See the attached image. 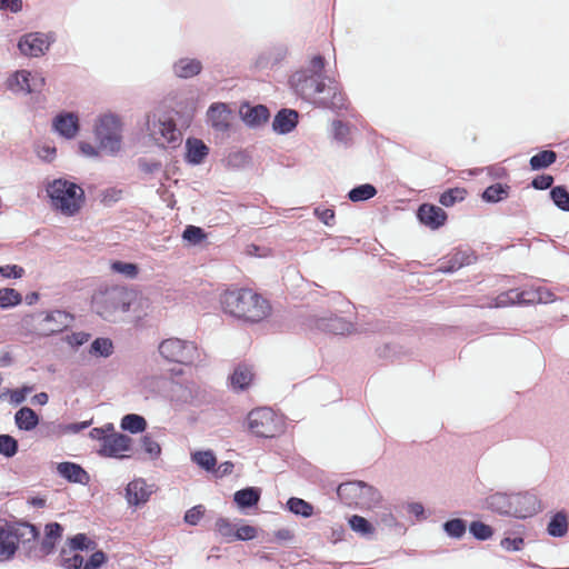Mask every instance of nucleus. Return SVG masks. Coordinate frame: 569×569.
I'll return each mask as SVG.
<instances>
[{
	"label": "nucleus",
	"mask_w": 569,
	"mask_h": 569,
	"mask_svg": "<svg viewBox=\"0 0 569 569\" xmlns=\"http://www.w3.org/2000/svg\"><path fill=\"white\" fill-rule=\"evenodd\" d=\"M377 517H378L377 521H378L379 526H382L388 529L400 527L399 521L393 516V513L390 511L385 510V511L378 513Z\"/></svg>",
	"instance_id": "nucleus-61"
},
{
	"label": "nucleus",
	"mask_w": 569,
	"mask_h": 569,
	"mask_svg": "<svg viewBox=\"0 0 569 569\" xmlns=\"http://www.w3.org/2000/svg\"><path fill=\"white\" fill-rule=\"evenodd\" d=\"M550 199L557 208L569 211V192L563 186H556L550 189Z\"/></svg>",
	"instance_id": "nucleus-45"
},
{
	"label": "nucleus",
	"mask_w": 569,
	"mask_h": 569,
	"mask_svg": "<svg viewBox=\"0 0 569 569\" xmlns=\"http://www.w3.org/2000/svg\"><path fill=\"white\" fill-rule=\"evenodd\" d=\"M22 302V296L13 288H2V309L13 308Z\"/></svg>",
	"instance_id": "nucleus-51"
},
{
	"label": "nucleus",
	"mask_w": 569,
	"mask_h": 569,
	"mask_svg": "<svg viewBox=\"0 0 569 569\" xmlns=\"http://www.w3.org/2000/svg\"><path fill=\"white\" fill-rule=\"evenodd\" d=\"M134 299V292L122 286H113L99 290L92 299L96 312L108 321H114L117 316L129 311Z\"/></svg>",
	"instance_id": "nucleus-3"
},
{
	"label": "nucleus",
	"mask_w": 569,
	"mask_h": 569,
	"mask_svg": "<svg viewBox=\"0 0 569 569\" xmlns=\"http://www.w3.org/2000/svg\"><path fill=\"white\" fill-rule=\"evenodd\" d=\"M471 258L467 252H457L451 259L439 267V271L442 273H452L459 270L461 267L470 264Z\"/></svg>",
	"instance_id": "nucleus-38"
},
{
	"label": "nucleus",
	"mask_w": 569,
	"mask_h": 569,
	"mask_svg": "<svg viewBox=\"0 0 569 569\" xmlns=\"http://www.w3.org/2000/svg\"><path fill=\"white\" fill-rule=\"evenodd\" d=\"M53 130L66 139H73L79 131V118L73 112H60L52 120Z\"/></svg>",
	"instance_id": "nucleus-20"
},
{
	"label": "nucleus",
	"mask_w": 569,
	"mask_h": 569,
	"mask_svg": "<svg viewBox=\"0 0 569 569\" xmlns=\"http://www.w3.org/2000/svg\"><path fill=\"white\" fill-rule=\"evenodd\" d=\"M148 131L157 144L161 147H178L182 141V133L172 118L156 113L148 118Z\"/></svg>",
	"instance_id": "nucleus-9"
},
{
	"label": "nucleus",
	"mask_w": 569,
	"mask_h": 569,
	"mask_svg": "<svg viewBox=\"0 0 569 569\" xmlns=\"http://www.w3.org/2000/svg\"><path fill=\"white\" fill-rule=\"evenodd\" d=\"M94 134L102 151L109 154L118 153L122 143L120 117L114 113H106L99 117L94 126Z\"/></svg>",
	"instance_id": "nucleus-7"
},
{
	"label": "nucleus",
	"mask_w": 569,
	"mask_h": 569,
	"mask_svg": "<svg viewBox=\"0 0 569 569\" xmlns=\"http://www.w3.org/2000/svg\"><path fill=\"white\" fill-rule=\"evenodd\" d=\"M39 421L37 412L29 407H22L14 413V423L22 431H32Z\"/></svg>",
	"instance_id": "nucleus-32"
},
{
	"label": "nucleus",
	"mask_w": 569,
	"mask_h": 569,
	"mask_svg": "<svg viewBox=\"0 0 569 569\" xmlns=\"http://www.w3.org/2000/svg\"><path fill=\"white\" fill-rule=\"evenodd\" d=\"M191 459L202 469L210 471L213 470L217 459L211 450L196 451L192 453Z\"/></svg>",
	"instance_id": "nucleus-48"
},
{
	"label": "nucleus",
	"mask_w": 569,
	"mask_h": 569,
	"mask_svg": "<svg viewBox=\"0 0 569 569\" xmlns=\"http://www.w3.org/2000/svg\"><path fill=\"white\" fill-rule=\"evenodd\" d=\"M216 531L228 541H233L234 538V525L229 519L220 517L216 521Z\"/></svg>",
	"instance_id": "nucleus-52"
},
{
	"label": "nucleus",
	"mask_w": 569,
	"mask_h": 569,
	"mask_svg": "<svg viewBox=\"0 0 569 569\" xmlns=\"http://www.w3.org/2000/svg\"><path fill=\"white\" fill-rule=\"evenodd\" d=\"M469 531L473 538L480 541H486L493 535L492 528L482 521H472L469 526Z\"/></svg>",
	"instance_id": "nucleus-50"
},
{
	"label": "nucleus",
	"mask_w": 569,
	"mask_h": 569,
	"mask_svg": "<svg viewBox=\"0 0 569 569\" xmlns=\"http://www.w3.org/2000/svg\"><path fill=\"white\" fill-rule=\"evenodd\" d=\"M141 450L151 460H156L161 456V447L150 435H144L140 439Z\"/></svg>",
	"instance_id": "nucleus-49"
},
{
	"label": "nucleus",
	"mask_w": 569,
	"mask_h": 569,
	"mask_svg": "<svg viewBox=\"0 0 569 569\" xmlns=\"http://www.w3.org/2000/svg\"><path fill=\"white\" fill-rule=\"evenodd\" d=\"M147 420L137 413H128L121 418L120 428L132 435L141 433L147 429Z\"/></svg>",
	"instance_id": "nucleus-35"
},
{
	"label": "nucleus",
	"mask_w": 569,
	"mask_h": 569,
	"mask_svg": "<svg viewBox=\"0 0 569 569\" xmlns=\"http://www.w3.org/2000/svg\"><path fill=\"white\" fill-rule=\"evenodd\" d=\"M309 326L313 329L333 335H345L352 329L351 322L331 313L322 317L313 316L310 318Z\"/></svg>",
	"instance_id": "nucleus-16"
},
{
	"label": "nucleus",
	"mask_w": 569,
	"mask_h": 569,
	"mask_svg": "<svg viewBox=\"0 0 569 569\" xmlns=\"http://www.w3.org/2000/svg\"><path fill=\"white\" fill-rule=\"evenodd\" d=\"M247 425L253 436L264 439L274 438L286 429L283 416L269 407L252 409L247 416Z\"/></svg>",
	"instance_id": "nucleus-5"
},
{
	"label": "nucleus",
	"mask_w": 569,
	"mask_h": 569,
	"mask_svg": "<svg viewBox=\"0 0 569 569\" xmlns=\"http://www.w3.org/2000/svg\"><path fill=\"white\" fill-rule=\"evenodd\" d=\"M260 497V488L247 487L234 492L233 501L240 509H248L257 506Z\"/></svg>",
	"instance_id": "nucleus-31"
},
{
	"label": "nucleus",
	"mask_w": 569,
	"mask_h": 569,
	"mask_svg": "<svg viewBox=\"0 0 569 569\" xmlns=\"http://www.w3.org/2000/svg\"><path fill=\"white\" fill-rule=\"evenodd\" d=\"M83 557L79 553H73L68 556L66 551L61 555L60 566L66 569H82L83 567Z\"/></svg>",
	"instance_id": "nucleus-55"
},
{
	"label": "nucleus",
	"mask_w": 569,
	"mask_h": 569,
	"mask_svg": "<svg viewBox=\"0 0 569 569\" xmlns=\"http://www.w3.org/2000/svg\"><path fill=\"white\" fill-rule=\"evenodd\" d=\"M182 238L191 244H198L206 238V233L200 227L187 226L183 230Z\"/></svg>",
	"instance_id": "nucleus-54"
},
{
	"label": "nucleus",
	"mask_w": 569,
	"mask_h": 569,
	"mask_svg": "<svg viewBox=\"0 0 569 569\" xmlns=\"http://www.w3.org/2000/svg\"><path fill=\"white\" fill-rule=\"evenodd\" d=\"M446 535L453 539H461L467 531V522L461 518H453L442 523Z\"/></svg>",
	"instance_id": "nucleus-40"
},
{
	"label": "nucleus",
	"mask_w": 569,
	"mask_h": 569,
	"mask_svg": "<svg viewBox=\"0 0 569 569\" xmlns=\"http://www.w3.org/2000/svg\"><path fill=\"white\" fill-rule=\"evenodd\" d=\"M340 501L349 507L370 509L380 500L379 491L363 481H348L337 488Z\"/></svg>",
	"instance_id": "nucleus-6"
},
{
	"label": "nucleus",
	"mask_w": 569,
	"mask_h": 569,
	"mask_svg": "<svg viewBox=\"0 0 569 569\" xmlns=\"http://www.w3.org/2000/svg\"><path fill=\"white\" fill-rule=\"evenodd\" d=\"M199 390L192 381L172 380L169 385L168 397L172 406L181 409L186 406H196L198 401Z\"/></svg>",
	"instance_id": "nucleus-12"
},
{
	"label": "nucleus",
	"mask_w": 569,
	"mask_h": 569,
	"mask_svg": "<svg viewBox=\"0 0 569 569\" xmlns=\"http://www.w3.org/2000/svg\"><path fill=\"white\" fill-rule=\"evenodd\" d=\"M201 60L191 57H181L172 63V73L179 79H191L201 73Z\"/></svg>",
	"instance_id": "nucleus-23"
},
{
	"label": "nucleus",
	"mask_w": 569,
	"mask_h": 569,
	"mask_svg": "<svg viewBox=\"0 0 569 569\" xmlns=\"http://www.w3.org/2000/svg\"><path fill=\"white\" fill-rule=\"evenodd\" d=\"M159 352L163 359L169 362L181 365H194L201 361L198 347L187 340L179 338L164 339L159 345Z\"/></svg>",
	"instance_id": "nucleus-8"
},
{
	"label": "nucleus",
	"mask_w": 569,
	"mask_h": 569,
	"mask_svg": "<svg viewBox=\"0 0 569 569\" xmlns=\"http://www.w3.org/2000/svg\"><path fill=\"white\" fill-rule=\"evenodd\" d=\"M63 527L58 522L47 523L44 527V537L40 543V551L43 556L52 553L56 546L61 540Z\"/></svg>",
	"instance_id": "nucleus-28"
},
{
	"label": "nucleus",
	"mask_w": 569,
	"mask_h": 569,
	"mask_svg": "<svg viewBox=\"0 0 569 569\" xmlns=\"http://www.w3.org/2000/svg\"><path fill=\"white\" fill-rule=\"evenodd\" d=\"M110 269L126 279H136L139 274V267L133 262L116 260L111 262Z\"/></svg>",
	"instance_id": "nucleus-43"
},
{
	"label": "nucleus",
	"mask_w": 569,
	"mask_h": 569,
	"mask_svg": "<svg viewBox=\"0 0 569 569\" xmlns=\"http://www.w3.org/2000/svg\"><path fill=\"white\" fill-rule=\"evenodd\" d=\"M288 54V48L283 43L273 44L261 51L254 64L259 69H268L280 63Z\"/></svg>",
	"instance_id": "nucleus-22"
},
{
	"label": "nucleus",
	"mask_w": 569,
	"mask_h": 569,
	"mask_svg": "<svg viewBox=\"0 0 569 569\" xmlns=\"http://www.w3.org/2000/svg\"><path fill=\"white\" fill-rule=\"evenodd\" d=\"M18 451V441L9 435H2V456L10 458Z\"/></svg>",
	"instance_id": "nucleus-58"
},
{
	"label": "nucleus",
	"mask_w": 569,
	"mask_h": 569,
	"mask_svg": "<svg viewBox=\"0 0 569 569\" xmlns=\"http://www.w3.org/2000/svg\"><path fill=\"white\" fill-rule=\"evenodd\" d=\"M377 194V189L370 183L359 184L348 192V199L352 202L366 201Z\"/></svg>",
	"instance_id": "nucleus-41"
},
{
	"label": "nucleus",
	"mask_w": 569,
	"mask_h": 569,
	"mask_svg": "<svg viewBox=\"0 0 569 569\" xmlns=\"http://www.w3.org/2000/svg\"><path fill=\"white\" fill-rule=\"evenodd\" d=\"M500 546L507 551H520L525 546V540L522 537H506L500 541Z\"/></svg>",
	"instance_id": "nucleus-60"
},
{
	"label": "nucleus",
	"mask_w": 569,
	"mask_h": 569,
	"mask_svg": "<svg viewBox=\"0 0 569 569\" xmlns=\"http://www.w3.org/2000/svg\"><path fill=\"white\" fill-rule=\"evenodd\" d=\"M509 189H510V187L507 184L495 183V184L487 187L483 190L481 198L485 202L497 203L508 197Z\"/></svg>",
	"instance_id": "nucleus-36"
},
{
	"label": "nucleus",
	"mask_w": 569,
	"mask_h": 569,
	"mask_svg": "<svg viewBox=\"0 0 569 569\" xmlns=\"http://www.w3.org/2000/svg\"><path fill=\"white\" fill-rule=\"evenodd\" d=\"M220 302L226 313L247 322H259L271 311L267 299L247 288L227 290L221 296Z\"/></svg>",
	"instance_id": "nucleus-2"
},
{
	"label": "nucleus",
	"mask_w": 569,
	"mask_h": 569,
	"mask_svg": "<svg viewBox=\"0 0 569 569\" xmlns=\"http://www.w3.org/2000/svg\"><path fill=\"white\" fill-rule=\"evenodd\" d=\"M52 207L66 216L76 214L83 202L84 192L74 182L56 179L47 186Z\"/></svg>",
	"instance_id": "nucleus-4"
},
{
	"label": "nucleus",
	"mask_w": 569,
	"mask_h": 569,
	"mask_svg": "<svg viewBox=\"0 0 569 569\" xmlns=\"http://www.w3.org/2000/svg\"><path fill=\"white\" fill-rule=\"evenodd\" d=\"M538 295L537 288L529 289H510L508 291L501 292L496 298L495 306L498 308L519 305V306H528L538 303Z\"/></svg>",
	"instance_id": "nucleus-15"
},
{
	"label": "nucleus",
	"mask_w": 569,
	"mask_h": 569,
	"mask_svg": "<svg viewBox=\"0 0 569 569\" xmlns=\"http://www.w3.org/2000/svg\"><path fill=\"white\" fill-rule=\"evenodd\" d=\"M73 317L62 310H52L41 319L38 323V329L43 336H51L63 331L71 326Z\"/></svg>",
	"instance_id": "nucleus-14"
},
{
	"label": "nucleus",
	"mask_w": 569,
	"mask_h": 569,
	"mask_svg": "<svg viewBox=\"0 0 569 569\" xmlns=\"http://www.w3.org/2000/svg\"><path fill=\"white\" fill-rule=\"evenodd\" d=\"M511 505V493L497 491L485 498L482 507L499 515L512 516Z\"/></svg>",
	"instance_id": "nucleus-25"
},
{
	"label": "nucleus",
	"mask_w": 569,
	"mask_h": 569,
	"mask_svg": "<svg viewBox=\"0 0 569 569\" xmlns=\"http://www.w3.org/2000/svg\"><path fill=\"white\" fill-rule=\"evenodd\" d=\"M89 353L94 357L108 358L113 353V343L109 338H96L90 345Z\"/></svg>",
	"instance_id": "nucleus-39"
},
{
	"label": "nucleus",
	"mask_w": 569,
	"mask_h": 569,
	"mask_svg": "<svg viewBox=\"0 0 569 569\" xmlns=\"http://www.w3.org/2000/svg\"><path fill=\"white\" fill-rule=\"evenodd\" d=\"M569 522L566 511L560 510L551 516L547 525V533L553 538H562L568 533Z\"/></svg>",
	"instance_id": "nucleus-33"
},
{
	"label": "nucleus",
	"mask_w": 569,
	"mask_h": 569,
	"mask_svg": "<svg viewBox=\"0 0 569 569\" xmlns=\"http://www.w3.org/2000/svg\"><path fill=\"white\" fill-rule=\"evenodd\" d=\"M253 380V371L251 366L239 363L236 366L232 375L230 376V385L236 391L246 390Z\"/></svg>",
	"instance_id": "nucleus-29"
},
{
	"label": "nucleus",
	"mask_w": 569,
	"mask_h": 569,
	"mask_svg": "<svg viewBox=\"0 0 569 569\" xmlns=\"http://www.w3.org/2000/svg\"><path fill=\"white\" fill-rule=\"evenodd\" d=\"M512 517L527 518L540 510V501L530 492L511 493Z\"/></svg>",
	"instance_id": "nucleus-18"
},
{
	"label": "nucleus",
	"mask_w": 569,
	"mask_h": 569,
	"mask_svg": "<svg viewBox=\"0 0 569 569\" xmlns=\"http://www.w3.org/2000/svg\"><path fill=\"white\" fill-rule=\"evenodd\" d=\"M287 508L293 515L301 516L303 518H310L313 515V506L301 498H289L287 501Z\"/></svg>",
	"instance_id": "nucleus-37"
},
{
	"label": "nucleus",
	"mask_w": 569,
	"mask_h": 569,
	"mask_svg": "<svg viewBox=\"0 0 569 569\" xmlns=\"http://www.w3.org/2000/svg\"><path fill=\"white\" fill-rule=\"evenodd\" d=\"M57 472L60 477L73 483L87 485L90 480L89 473L74 462L64 461L58 463Z\"/></svg>",
	"instance_id": "nucleus-27"
},
{
	"label": "nucleus",
	"mask_w": 569,
	"mask_h": 569,
	"mask_svg": "<svg viewBox=\"0 0 569 569\" xmlns=\"http://www.w3.org/2000/svg\"><path fill=\"white\" fill-rule=\"evenodd\" d=\"M467 194L463 188H451L441 193L439 202L445 207H452L457 202L465 200Z\"/></svg>",
	"instance_id": "nucleus-46"
},
{
	"label": "nucleus",
	"mask_w": 569,
	"mask_h": 569,
	"mask_svg": "<svg viewBox=\"0 0 569 569\" xmlns=\"http://www.w3.org/2000/svg\"><path fill=\"white\" fill-rule=\"evenodd\" d=\"M331 134L336 142L347 147L350 144V128L341 120H335L331 124Z\"/></svg>",
	"instance_id": "nucleus-44"
},
{
	"label": "nucleus",
	"mask_w": 569,
	"mask_h": 569,
	"mask_svg": "<svg viewBox=\"0 0 569 569\" xmlns=\"http://www.w3.org/2000/svg\"><path fill=\"white\" fill-rule=\"evenodd\" d=\"M186 160L190 164H200L209 153L206 143L197 138H189L186 142Z\"/></svg>",
	"instance_id": "nucleus-30"
},
{
	"label": "nucleus",
	"mask_w": 569,
	"mask_h": 569,
	"mask_svg": "<svg viewBox=\"0 0 569 569\" xmlns=\"http://www.w3.org/2000/svg\"><path fill=\"white\" fill-rule=\"evenodd\" d=\"M313 214L326 226L332 227L335 224L336 214L331 208L316 207Z\"/></svg>",
	"instance_id": "nucleus-56"
},
{
	"label": "nucleus",
	"mask_w": 569,
	"mask_h": 569,
	"mask_svg": "<svg viewBox=\"0 0 569 569\" xmlns=\"http://www.w3.org/2000/svg\"><path fill=\"white\" fill-rule=\"evenodd\" d=\"M326 77H319L310 71L299 70L291 74L289 83L297 96L317 106L332 110H341L346 107V98L338 83Z\"/></svg>",
	"instance_id": "nucleus-1"
},
{
	"label": "nucleus",
	"mask_w": 569,
	"mask_h": 569,
	"mask_svg": "<svg viewBox=\"0 0 569 569\" xmlns=\"http://www.w3.org/2000/svg\"><path fill=\"white\" fill-rule=\"evenodd\" d=\"M90 337H91L90 333H87L83 331L72 332V333L66 336L64 341L69 346L73 347V348H78V347L84 345L86 342H88Z\"/></svg>",
	"instance_id": "nucleus-59"
},
{
	"label": "nucleus",
	"mask_w": 569,
	"mask_h": 569,
	"mask_svg": "<svg viewBox=\"0 0 569 569\" xmlns=\"http://www.w3.org/2000/svg\"><path fill=\"white\" fill-rule=\"evenodd\" d=\"M208 122L216 132L227 134L231 127L232 113L222 102L212 103L207 111Z\"/></svg>",
	"instance_id": "nucleus-17"
},
{
	"label": "nucleus",
	"mask_w": 569,
	"mask_h": 569,
	"mask_svg": "<svg viewBox=\"0 0 569 569\" xmlns=\"http://www.w3.org/2000/svg\"><path fill=\"white\" fill-rule=\"evenodd\" d=\"M203 516L202 506H194L186 511L184 513V522L190 526H196L200 521Z\"/></svg>",
	"instance_id": "nucleus-64"
},
{
	"label": "nucleus",
	"mask_w": 569,
	"mask_h": 569,
	"mask_svg": "<svg viewBox=\"0 0 569 569\" xmlns=\"http://www.w3.org/2000/svg\"><path fill=\"white\" fill-rule=\"evenodd\" d=\"M56 41L53 32H29L19 38L18 50L24 57L39 58L44 56Z\"/></svg>",
	"instance_id": "nucleus-10"
},
{
	"label": "nucleus",
	"mask_w": 569,
	"mask_h": 569,
	"mask_svg": "<svg viewBox=\"0 0 569 569\" xmlns=\"http://www.w3.org/2000/svg\"><path fill=\"white\" fill-rule=\"evenodd\" d=\"M30 71L28 70H18L13 74H11L7 81V88L13 93L29 94L30 93V84H29Z\"/></svg>",
	"instance_id": "nucleus-34"
},
{
	"label": "nucleus",
	"mask_w": 569,
	"mask_h": 569,
	"mask_svg": "<svg viewBox=\"0 0 569 569\" xmlns=\"http://www.w3.org/2000/svg\"><path fill=\"white\" fill-rule=\"evenodd\" d=\"M417 218L423 226L437 230L446 223L448 216L436 204L422 203L417 210Z\"/></svg>",
	"instance_id": "nucleus-19"
},
{
	"label": "nucleus",
	"mask_w": 569,
	"mask_h": 569,
	"mask_svg": "<svg viewBox=\"0 0 569 569\" xmlns=\"http://www.w3.org/2000/svg\"><path fill=\"white\" fill-rule=\"evenodd\" d=\"M240 116L243 122L251 128H257L266 123L270 118L269 109L263 104L249 106L243 104L240 108Z\"/></svg>",
	"instance_id": "nucleus-24"
},
{
	"label": "nucleus",
	"mask_w": 569,
	"mask_h": 569,
	"mask_svg": "<svg viewBox=\"0 0 569 569\" xmlns=\"http://www.w3.org/2000/svg\"><path fill=\"white\" fill-rule=\"evenodd\" d=\"M557 160V154L552 150H543L530 158V167L532 170L546 169Z\"/></svg>",
	"instance_id": "nucleus-42"
},
{
	"label": "nucleus",
	"mask_w": 569,
	"mask_h": 569,
	"mask_svg": "<svg viewBox=\"0 0 569 569\" xmlns=\"http://www.w3.org/2000/svg\"><path fill=\"white\" fill-rule=\"evenodd\" d=\"M133 440L124 433L108 435L103 443L97 449V453L103 458L123 460L130 458Z\"/></svg>",
	"instance_id": "nucleus-11"
},
{
	"label": "nucleus",
	"mask_w": 569,
	"mask_h": 569,
	"mask_svg": "<svg viewBox=\"0 0 569 569\" xmlns=\"http://www.w3.org/2000/svg\"><path fill=\"white\" fill-rule=\"evenodd\" d=\"M299 113L293 109L283 108L277 112L272 129L279 134L290 133L298 124Z\"/></svg>",
	"instance_id": "nucleus-26"
},
{
	"label": "nucleus",
	"mask_w": 569,
	"mask_h": 569,
	"mask_svg": "<svg viewBox=\"0 0 569 569\" xmlns=\"http://www.w3.org/2000/svg\"><path fill=\"white\" fill-rule=\"evenodd\" d=\"M257 537V529L250 525H242L234 531L233 540L249 541Z\"/></svg>",
	"instance_id": "nucleus-57"
},
{
	"label": "nucleus",
	"mask_w": 569,
	"mask_h": 569,
	"mask_svg": "<svg viewBox=\"0 0 569 569\" xmlns=\"http://www.w3.org/2000/svg\"><path fill=\"white\" fill-rule=\"evenodd\" d=\"M151 493V487L142 478L133 479L126 487V499L129 506L138 507L146 503Z\"/></svg>",
	"instance_id": "nucleus-21"
},
{
	"label": "nucleus",
	"mask_w": 569,
	"mask_h": 569,
	"mask_svg": "<svg viewBox=\"0 0 569 569\" xmlns=\"http://www.w3.org/2000/svg\"><path fill=\"white\" fill-rule=\"evenodd\" d=\"M32 390H33V387H31V386H23L22 388H18V389H13V390L7 389L4 392H2V397L6 395H9L10 402L13 406H19L20 403H22L26 400L27 396Z\"/></svg>",
	"instance_id": "nucleus-53"
},
{
	"label": "nucleus",
	"mask_w": 569,
	"mask_h": 569,
	"mask_svg": "<svg viewBox=\"0 0 569 569\" xmlns=\"http://www.w3.org/2000/svg\"><path fill=\"white\" fill-rule=\"evenodd\" d=\"M19 543L10 538H7V536H3L2 538V560H9L11 559L17 549Z\"/></svg>",
	"instance_id": "nucleus-63"
},
{
	"label": "nucleus",
	"mask_w": 569,
	"mask_h": 569,
	"mask_svg": "<svg viewBox=\"0 0 569 569\" xmlns=\"http://www.w3.org/2000/svg\"><path fill=\"white\" fill-rule=\"evenodd\" d=\"M106 561L103 551L98 550L93 552L90 558L84 562L82 569H99Z\"/></svg>",
	"instance_id": "nucleus-62"
},
{
	"label": "nucleus",
	"mask_w": 569,
	"mask_h": 569,
	"mask_svg": "<svg viewBox=\"0 0 569 569\" xmlns=\"http://www.w3.org/2000/svg\"><path fill=\"white\" fill-rule=\"evenodd\" d=\"M348 523L355 532L360 533L361 536L365 537L373 533L375 531L371 522L358 515L351 516L348 520Z\"/></svg>",
	"instance_id": "nucleus-47"
},
{
	"label": "nucleus",
	"mask_w": 569,
	"mask_h": 569,
	"mask_svg": "<svg viewBox=\"0 0 569 569\" xmlns=\"http://www.w3.org/2000/svg\"><path fill=\"white\" fill-rule=\"evenodd\" d=\"M7 536L18 543H30L38 540L40 532L38 528L29 522H8L2 525V537Z\"/></svg>",
	"instance_id": "nucleus-13"
}]
</instances>
